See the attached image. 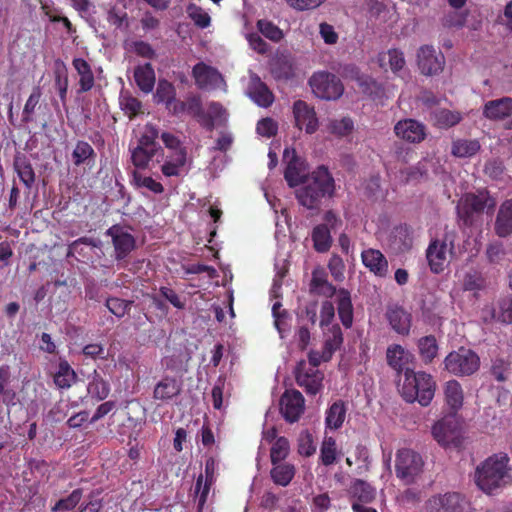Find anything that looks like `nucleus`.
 <instances>
[{"label":"nucleus","instance_id":"obj_8","mask_svg":"<svg viewBox=\"0 0 512 512\" xmlns=\"http://www.w3.org/2000/svg\"><path fill=\"white\" fill-rule=\"evenodd\" d=\"M432 435L441 446H459L462 435L458 419L454 415L443 417L433 425Z\"/></svg>","mask_w":512,"mask_h":512},{"label":"nucleus","instance_id":"obj_30","mask_svg":"<svg viewBox=\"0 0 512 512\" xmlns=\"http://www.w3.org/2000/svg\"><path fill=\"white\" fill-rule=\"evenodd\" d=\"M180 392L181 384L174 378L166 377L155 386L153 397L156 400L168 401L179 395Z\"/></svg>","mask_w":512,"mask_h":512},{"label":"nucleus","instance_id":"obj_63","mask_svg":"<svg viewBox=\"0 0 512 512\" xmlns=\"http://www.w3.org/2000/svg\"><path fill=\"white\" fill-rule=\"evenodd\" d=\"M259 31L268 39L278 42L283 38V33L276 25L270 21L259 20L257 22Z\"/></svg>","mask_w":512,"mask_h":512},{"label":"nucleus","instance_id":"obj_29","mask_svg":"<svg viewBox=\"0 0 512 512\" xmlns=\"http://www.w3.org/2000/svg\"><path fill=\"white\" fill-rule=\"evenodd\" d=\"M336 297L339 318L345 328H350L353 324V305L351 295L348 290L339 289Z\"/></svg>","mask_w":512,"mask_h":512},{"label":"nucleus","instance_id":"obj_51","mask_svg":"<svg viewBox=\"0 0 512 512\" xmlns=\"http://www.w3.org/2000/svg\"><path fill=\"white\" fill-rule=\"evenodd\" d=\"M485 287V280L477 270H470L465 273L462 280V288L465 291L477 292Z\"/></svg>","mask_w":512,"mask_h":512},{"label":"nucleus","instance_id":"obj_61","mask_svg":"<svg viewBox=\"0 0 512 512\" xmlns=\"http://www.w3.org/2000/svg\"><path fill=\"white\" fill-rule=\"evenodd\" d=\"M132 305V301H126L116 297H111L106 300V307L108 310L118 318H122Z\"/></svg>","mask_w":512,"mask_h":512},{"label":"nucleus","instance_id":"obj_56","mask_svg":"<svg viewBox=\"0 0 512 512\" xmlns=\"http://www.w3.org/2000/svg\"><path fill=\"white\" fill-rule=\"evenodd\" d=\"M289 451V441L285 437L277 438L270 451L271 463L283 462L289 455Z\"/></svg>","mask_w":512,"mask_h":512},{"label":"nucleus","instance_id":"obj_7","mask_svg":"<svg viewBox=\"0 0 512 512\" xmlns=\"http://www.w3.org/2000/svg\"><path fill=\"white\" fill-rule=\"evenodd\" d=\"M423 460L420 454L411 449H400L396 455V475L405 484H411L421 473Z\"/></svg>","mask_w":512,"mask_h":512},{"label":"nucleus","instance_id":"obj_62","mask_svg":"<svg viewBox=\"0 0 512 512\" xmlns=\"http://www.w3.org/2000/svg\"><path fill=\"white\" fill-rule=\"evenodd\" d=\"M335 308L331 301L325 300L321 303L320 307V320L319 326L321 329L331 327L334 323Z\"/></svg>","mask_w":512,"mask_h":512},{"label":"nucleus","instance_id":"obj_1","mask_svg":"<svg viewBox=\"0 0 512 512\" xmlns=\"http://www.w3.org/2000/svg\"><path fill=\"white\" fill-rule=\"evenodd\" d=\"M475 483L483 492L492 494L512 484V465L505 452L487 457L475 470Z\"/></svg>","mask_w":512,"mask_h":512},{"label":"nucleus","instance_id":"obj_9","mask_svg":"<svg viewBox=\"0 0 512 512\" xmlns=\"http://www.w3.org/2000/svg\"><path fill=\"white\" fill-rule=\"evenodd\" d=\"M468 502L457 492L437 494L430 497L424 506L425 512H465Z\"/></svg>","mask_w":512,"mask_h":512},{"label":"nucleus","instance_id":"obj_37","mask_svg":"<svg viewBox=\"0 0 512 512\" xmlns=\"http://www.w3.org/2000/svg\"><path fill=\"white\" fill-rule=\"evenodd\" d=\"M134 79L137 86L145 93L153 90L155 84V73L151 64L146 63L137 66L134 70Z\"/></svg>","mask_w":512,"mask_h":512},{"label":"nucleus","instance_id":"obj_44","mask_svg":"<svg viewBox=\"0 0 512 512\" xmlns=\"http://www.w3.org/2000/svg\"><path fill=\"white\" fill-rule=\"evenodd\" d=\"M480 149V143L475 139H459L453 142L451 153L456 157H471Z\"/></svg>","mask_w":512,"mask_h":512},{"label":"nucleus","instance_id":"obj_43","mask_svg":"<svg viewBox=\"0 0 512 512\" xmlns=\"http://www.w3.org/2000/svg\"><path fill=\"white\" fill-rule=\"evenodd\" d=\"M76 380V373L67 361L59 363L58 371L54 375V383L60 389H68Z\"/></svg>","mask_w":512,"mask_h":512},{"label":"nucleus","instance_id":"obj_15","mask_svg":"<svg viewBox=\"0 0 512 512\" xmlns=\"http://www.w3.org/2000/svg\"><path fill=\"white\" fill-rule=\"evenodd\" d=\"M192 74L200 89L214 90L224 84V79L218 70L203 62L197 63L193 67Z\"/></svg>","mask_w":512,"mask_h":512},{"label":"nucleus","instance_id":"obj_2","mask_svg":"<svg viewBox=\"0 0 512 512\" xmlns=\"http://www.w3.org/2000/svg\"><path fill=\"white\" fill-rule=\"evenodd\" d=\"M334 191L335 182L333 177L326 167L319 166L300 183L295 195L300 205L313 210L319 209L323 200L332 197Z\"/></svg>","mask_w":512,"mask_h":512},{"label":"nucleus","instance_id":"obj_59","mask_svg":"<svg viewBox=\"0 0 512 512\" xmlns=\"http://www.w3.org/2000/svg\"><path fill=\"white\" fill-rule=\"evenodd\" d=\"M490 372L497 382H505L509 378L510 364L502 358H497L492 361Z\"/></svg>","mask_w":512,"mask_h":512},{"label":"nucleus","instance_id":"obj_20","mask_svg":"<svg viewBox=\"0 0 512 512\" xmlns=\"http://www.w3.org/2000/svg\"><path fill=\"white\" fill-rule=\"evenodd\" d=\"M363 265L375 276L385 278L389 274V264L384 254L377 249L369 248L361 253Z\"/></svg>","mask_w":512,"mask_h":512},{"label":"nucleus","instance_id":"obj_32","mask_svg":"<svg viewBox=\"0 0 512 512\" xmlns=\"http://www.w3.org/2000/svg\"><path fill=\"white\" fill-rule=\"evenodd\" d=\"M72 65L79 75V92H87L94 86V74L91 66L83 58L73 59Z\"/></svg>","mask_w":512,"mask_h":512},{"label":"nucleus","instance_id":"obj_42","mask_svg":"<svg viewBox=\"0 0 512 512\" xmlns=\"http://www.w3.org/2000/svg\"><path fill=\"white\" fill-rule=\"evenodd\" d=\"M54 88L58 92L63 105L66 104L68 90L67 68L63 63H56L54 68Z\"/></svg>","mask_w":512,"mask_h":512},{"label":"nucleus","instance_id":"obj_10","mask_svg":"<svg viewBox=\"0 0 512 512\" xmlns=\"http://www.w3.org/2000/svg\"><path fill=\"white\" fill-rule=\"evenodd\" d=\"M496 205L495 200L487 191H479L477 194H466L460 201L458 206V214L467 224L471 221L473 213H481L486 208L493 209Z\"/></svg>","mask_w":512,"mask_h":512},{"label":"nucleus","instance_id":"obj_27","mask_svg":"<svg viewBox=\"0 0 512 512\" xmlns=\"http://www.w3.org/2000/svg\"><path fill=\"white\" fill-rule=\"evenodd\" d=\"M494 230L502 238L512 234V199H507L500 205Z\"/></svg>","mask_w":512,"mask_h":512},{"label":"nucleus","instance_id":"obj_28","mask_svg":"<svg viewBox=\"0 0 512 512\" xmlns=\"http://www.w3.org/2000/svg\"><path fill=\"white\" fill-rule=\"evenodd\" d=\"M310 292L326 298H331L334 295L337 296L338 290H336L334 285L328 282L325 270L317 267L312 272Z\"/></svg>","mask_w":512,"mask_h":512},{"label":"nucleus","instance_id":"obj_48","mask_svg":"<svg viewBox=\"0 0 512 512\" xmlns=\"http://www.w3.org/2000/svg\"><path fill=\"white\" fill-rule=\"evenodd\" d=\"M87 390L91 397L97 400H103L109 395L110 387L103 378L94 372V376L89 382Z\"/></svg>","mask_w":512,"mask_h":512},{"label":"nucleus","instance_id":"obj_31","mask_svg":"<svg viewBox=\"0 0 512 512\" xmlns=\"http://www.w3.org/2000/svg\"><path fill=\"white\" fill-rule=\"evenodd\" d=\"M224 120H226V111L223 106L218 102H211L208 105L207 111H203L200 125L211 131L216 124Z\"/></svg>","mask_w":512,"mask_h":512},{"label":"nucleus","instance_id":"obj_58","mask_svg":"<svg viewBox=\"0 0 512 512\" xmlns=\"http://www.w3.org/2000/svg\"><path fill=\"white\" fill-rule=\"evenodd\" d=\"M82 498V490L75 489L72 493L63 499H60L56 502V504L52 507L53 512L57 511H69L74 509L77 504L80 502Z\"/></svg>","mask_w":512,"mask_h":512},{"label":"nucleus","instance_id":"obj_55","mask_svg":"<svg viewBox=\"0 0 512 512\" xmlns=\"http://www.w3.org/2000/svg\"><path fill=\"white\" fill-rule=\"evenodd\" d=\"M354 123L351 118L343 117L341 119H332L327 125L330 133L337 136H346L352 132Z\"/></svg>","mask_w":512,"mask_h":512},{"label":"nucleus","instance_id":"obj_6","mask_svg":"<svg viewBox=\"0 0 512 512\" xmlns=\"http://www.w3.org/2000/svg\"><path fill=\"white\" fill-rule=\"evenodd\" d=\"M313 93L321 99L336 100L344 91L340 79L329 72L321 71L314 73L309 79Z\"/></svg>","mask_w":512,"mask_h":512},{"label":"nucleus","instance_id":"obj_49","mask_svg":"<svg viewBox=\"0 0 512 512\" xmlns=\"http://www.w3.org/2000/svg\"><path fill=\"white\" fill-rule=\"evenodd\" d=\"M320 459L325 466H330L337 461L336 441L333 437L324 438L320 448Z\"/></svg>","mask_w":512,"mask_h":512},{"label":"nucleus","instance_id":"obj_24","mask_svg":"<svg viewBox=\"0 0 512 512\" xmlns=\"http://www.w3.org/2000/svg\"><path fill=\"white\" fill-rule=\"evenodd\" d=\"M387 364L398 374L410 369L408 365L414 360L411 352L399 344H392L386 350Z\"/></svg>","mask_w":512,"mask_h":512},{"label":"nucleus","instance_id":"obj_11","mask_svg":"<svg viewBox=\"0 0 512 512\" xmlns=\"http://www.w3.org/2000/svg\"><path fill=\"white\" fill-rule=\"evenodd\" d=\"M283 161L286 164L284 178L289 187L299 186L310 176L305 161L296 154L294 149L286 148L284 150Z\"/></svg>","mask_w":512,"mask_h":512},{"label":"nucleus","instance_id":"obj_19","mask_svg":"<svg viewBox=\"0 0 512 512\" xmlns=\"http://www.w3.org/2000/svg\"><path fill=\"white\" fill-rule=\"evenodd\" d=\"M217 470V462L214 458H209L205 464V481L203 483V475H199L195 485V495L198 501V509L201 510L206 503L210 486L214 482L215 473Z\"/></svg>","mask_w":512,"mask_h":512},{"label":"nucleus","instance_id":"obj_16","mask_svg":"<svg viewBox=\"0 0 512 512\" xmlns=\"http://www.w3.org/2000/svg\"><path fill=\"white\" fill-rule=\"evenodd\" d=\"M323 374L314 368H306L300 363L296 369V382L306 393L315 395L322 389Z\"/></svg>","mask_w":512,"mask_h":512},{"label":"nucleus","instance_id":"obj_45","mask_svg":"<svg viewBox=\"0 0 512 512\" xmlns=\"http://www.w3.org/2000/svg\"><path fill=\"white\" fill-rule=\"evenodd\" d=\"M312 240L316 251H328L332 243L329 228L326 225L316 226L312 231Z\"/></svg>","mask_w":512,"mask_h":512},{"label":"nucleus","instance_id":"obj_38","mask_svg":"<svg viewBox=\"0 0 512 512\" xmlns=\"http://www.w3.org/2000/svg\"><path fill=\"white\" fill-rule=\"evenodd\" d=\"M418 353L425 364H430L438 355V343L433 335L424 336L417 341Z\"/></svg>","mask_w":512,"mask_h":512},{"label":"nucleus","instance_id":"obj_21","mask_svg":"<svg viewBox=\"0 0 512 512\" xmlns=\"http://www.w3.org/2000/svg\"><path fill=\"white\" fill-rule=\"evenodd\" d=\"M293 113L296 125L308 134L314 133L318 128V120L314 108L310 107L305 101L298 100L293 105Z\"/></svg>","mask_w":512,"mask_h":512},{"label":"nucleus","instance_id":"obj_25","mask_svg":"<svg viewBox=\"0 0 512 512\" xmlns=\"http://www.w3.org/2000/svg\"><path fill=\"white\" fill-rule=\"evenodd\" d=\"M158 152H162L159 145L138 142L135 147L130 148L131 161L136 168L144 169Z\"/></svg>","mask_w":512,"mask_h":512},{"label":"nucleus","instance_id":"obj_54","mask_svg":"<svg viewBox=\"0 0 512 512\" xmlns=\"http://www.w3.org/2000/svg\"><path fill=\"white\" fill-rule=\"evenodd\" d=\"M119 104L121 109L127 114L130 118L136 116L140 111L142 104L141 102L133 97L128 92H121L119 97Z\"/></svg>","mask_w":512,"mask_h":512},{"label":"nucleus","instance_id":"obj_64","mask_svg":"<svg viewBox=\"0 0 512 512\" xmlns=\"http://www.w3.org/2000/svg\"><path fill=\"white\" fill-rule=\"evenodd\" d=\"M437 123L441 127H451L460 122L461 117L458 113L451 112L446 109H441L435 113Z\"/></svg>","mask_w":512,"mask_h":512},{"label":"nucleus","instance_id":"obj_33","mask_svg":"<svg viewBox=\"0 0 512 512\" xmlns=\"http://www.w3.org/2000/svg\"><path fill=\"white\" fill-rule=\"evenodd\" d=\"M445 402L454 411L460 409L463 405L464 392L461 384L457 380H449L443 387Z\"/></svg>","mask_w":512,"mask_h":512},{"label":"nucleus","instance_id":"obj_14","mask_svg":"<svg viewBox=\"0 0 512 512\" xmlns=\"http://www.w3.org/2000/svg\"><path fill=\"white\" fill-rule=\"evenodd\" d=\"M304 408V397L298 390H286L281 396L280 411L286 421L290 423L298 421Z\"/></svg>","mask_w":512,"mask_h":512},{"label":"nucleus","instance_id":"obj_3","mask_svg":"<svg viewBox=\"0 0 512 512\" xmlns=\"http://www.w3.org/2000/svg\"><path fill=\"white\" fill-rule=\"evenodd\" d=\"M435 388L436 383L430 374L406 369L401 395L408 403L417 401L422 406H428L434 397Z\"/></svg>","mask_w":512,"mask_h":512},{"label":"nucleus","instance_id":"obj_22","mask_svg":"<svg viewBox=\"0 0 512 512\" xmlns=\"http://www.w3.org/2000/svg\"><path fill=\"white\" fill-rule=\"evenodd\" d=\"M483 116L491 121H502L512 115V98L502 97L489 100L483 105Z\"/></svg>","mask_w":512,"mask_h":512},{"label":"nucleus","instance_id":"obj_23","mask_svg":"<svg viewBox=\"0 0 512 512\" xmlns=\"http://www.w3.org/2000/svg\"><path fill=\"white\" fill-rule=\"evenodd\" d=\"M385 316L393 331L402 336L409 335L412 316L404 308L399 306H389Z\"/></svg>","mask_w":512,"mask_h":512},{"label":"nucleus","instance_id":"obj_47","mask_svg":"<svg viewBox=\"0 0 512 512\" xmlns=\"http://www.w3.org/2000/svg\"><path fill=\"white\" fill-rule=\"evenodd\" d=\"M351 494L359 501L368 503L375 497V489L367 482L357 479L350 487Z\"/></svg>","mask_w":512,"mask_h":512},{"label":"nucleus","instance_id":"obj_50","mask_svg":"<svg viewBox=\"0 0 512 512\" xmlns=\"http://www.w3.org/2000/svg\"><path fill=\"white\" fill-rule=\"evenodd\" d=\"M272 72L278 79L288 80L294 76L293 62L289 57L282 56L277 58L273 65Z\"/></svg>","mask_w":512,"mask_h":512},{"label":"nucleus","instance_id":"obj_46","mask_svg":"<svg viewBox=\"0 0 512 512\" xmlns=\"http://www.w3.org/2000/svg\"><path fill=\"white\" fill-rule=\"evenodd\" d=\"M132 180L131 183L136 188H145L155 194H160L163 192L164 188L160 182H157L152 177L144 176L136 170L132 171Z\"/></svg>","mask_w":512,"mask_h":512},{"label":"nucleus","instance_id":"obj_4","mask_svg":"<svg viewBox=\"0 0 512 512\" xmlns=\"http://www.w3.org/2000/svg\"><path fill=\"white\" fill-rule=\"evenodd\" d=\"M456 237L455 230L446 227L441 238L430 242L426 250V258L433 273L439 274L444 271L448 255L454 254Z\"/></svg>","mask_w":512,"mask_h":512},{"label":"nucleus","instance_id":"obj_18","mask_svg":"<svg viewBox=\"0 0 512 512\" xmlns=\"http://www.w3.org/2000/svg\"><path fill=\"white\" fill-rule=\"evenodd\" d=\"M394 131L397 137L410 143H420L426 137L425 125L414 119L398 121Z\"/></svg>","mask_w":512,"mask_h":512},{"label":"nucleus","instance_id":"obj_41","mask_svg":"<svg viewBox=\"0 0 512 512\" xmlns=\"http://www.w3.org/2000/svg\"><path fill=\"white\" fill-rule=\"evenodd\" d=\"M346 417V407L344 402L336 401L326 411L325 423L330 429H339Z\"/></svg>","mask_w":512,"mask_h":512},{"label":"nucleus","instance_id":"obj_13","mask_svg":"<svg viewBox=\"0 0 512 512\" xmlns=\"http://www.w3.org/2000/svg\"><path fill=\"white\" fill-rule=\"evenodd\" d=\"M418 67L422 74L427 76L436 75L442 72L445 64V57L433 46L424 45L417 53Z\"/></svg>","mask_w":512,"mask_h":512},{"label":"nucleus","instance_id":"obj_60","mask_svg":"<svg viewBox=\"0 0 512 512\" xmlns=\"http://www.w3.org/2000/svg\"><path fill=\"white\" fill-rule=\"evenodd\" d=\"M41 95L42 93L40 87H34L24 105V109L22 112L24 122L32 121V115L34 114L35 108L40 101Z\"/></svg>","mask_w":512,"mask_h":512},{"label":"nucleus","instance_id":"obj_53","mask_svg":"<svg viewBox=\"0 0 512 512\" xmlns=\"http://www.w3.org/2000/svg\"><path fill=\"white\" fill-rule=\"evenodd\" d=\"M494 315L498 321L506 324H512L511 296H506L498 300Z\"/></svg>","mask_w":512,"mask_h":512},{"label":"nucleus","instance_id":"obj_17","mask_svg":"<svg viewBox=\"0 0 512 512\" xmlns=\"http://www.w3.org/2000/svg\"><path fill=\"white\" fill-rule=\"evenodd\" d=\"M248 97L260 107L267 108L274 101V95L267 85L261 81L255 73H250L249 82L246 88Z\"/></svg>","mask_w":512,"mask_h":512},{"label":"nucleus","instance_id":"obj_35","mask_svg":"<svg viewBox=\"0 0 512 512\" xmlns=\"http://www.w3.org/2000/svg\"><path fill=\"white\" fill-rule=\"evenodd\" d=\"M272 465L270 476L273 482L283 487L289 485L296 472L295 466L288 462L272 463Z\"/></svg>","mask_w":512,"mask_h":512},{"label":"nucleus","instance_id":"obj_36","mask_svg":"<svg viewBox=\"0 0 512 512\" xmlns=\"http://www.w3.org/2000/svg\"><path fill=\"white\" fill-rule=\"evenodd\" d=\"M379 66L383 69L390 68L394 73L401 71L405 66L403 52L397 49H390L378 55Z\"/></svg>","mask_w":512,"mask_h":512},{"label":"nucleus","instance_id":"obj_39","mask_svg":"<svg viewBox=\"0 0 512 512\" xmlns=\"http://www.w3.org/2000/svg\"><path fill=\"white\" fill-rule=\"evenodd\" d=\"M324 336L323 347L329 356L330 353L334 354L343 343V334L338 324H332L331 327L322 329Z\"/></svg>","mask_w":512,"mask_h":512},{"label":"nucleus","instance_id":"obj_5","mask_svg":"<svg viewBox=\"0 0 512 512\" xmlns=\"http://www.w3.org/2000/svg\"><path fill=\"white\" fill-rule=\"evenodd\" d=\"M443 365L444 369L454 376H470L479 370L480 358L473 350L461 347L451 351L444 358Z\"/></svg>","mask_w":512,"mask_h":512},{"label":"nucleus","instance_id":"obj_40","mask_svg":"<svg viewBox=\"0 0 512 512\" xmlns=\"http://www.w3.org/2000/svg\"><path fill=\"white\" fill-rule=\"evenodd\" d=\"M10 372L7 366L0 367V397L7 407L15 406L18 402L16 392L8 387Z\"/></svg>","mask_w":512,"mask_h":512},{"label":"nucleus","instance_id":"obj_12","mask_svg":"<svg viewBox=\"0 0 512 512\" xmlns=\"http://www.w3.org/2000/svg\"><path fill=\"white\" fill-rule=\"evenodd\" d=\"M112 240L115 252V259L122 261L125 259L136 247V240L123 226L115 224L108 228L105 232Z\"/></svg>","mask_w":512,"mask_h":512},{"label":"nucleus","instance_id":"obj_57","mask_svg":"<svg viewBox=\"0 0 512 512\" xmlns=\"http://www.w3.org/2000/svg\"><path fill=\"white\" fill-rule=\"evenodd\" d=\"M188 17L200 28H206L210 25L211 18L207 12L196 4H189L187 6Z\"/></svg>","mask_w":512,"mask_h":512},{"label":"nucleus","instance_id":"obj_52","mask_svg":"<svg viewBox=\"0 0 512 512\" xmlns=\"http://www.w3.org/2000/svg\"><path fill=\"white\" fill-rule=\"evenodd\" d=\"M95 152L92 146L85 141H78L72 152L73 163L79 166L85 163L90 158H94Z\"/></svg>","mask_w":512,"mask_h":512},{"label":"nucleus","instance_id":"obj_26","mask_svg":"<svg viewBox=\"0 0 512 512\" xmlns=\"http://www.w3.org/2000/svg\"><path fill=\"white\" fill-rule=\"evenodd\" d=\"M186 162L187 150L169 152L164 157V161L161 166V172L166 177L180 176L184 172Z\"/></svg>","mask_w":512,"mask_h":512},{"label":"nucleus","instance_id":"obj_34","mask_svg":"<svg viewBox=\"0 0 512 512\" xmlns=\"http://www.w3.org/2000/svg\"><path fill=\"white\" fill-rule=\"evenodd\" d=\"M13 166L20 181L30 190L36 179L35 171L30 161L25 156H16Z\"/></svg>","mask_w":512,"mask_h":512}]
</instances>
